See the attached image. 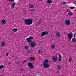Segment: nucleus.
I'll return each instance as SVG.
<instances>
[{"mask_svg": "<svg viewBox=\"0 0 76 76\" xmlns=\"http://www.w3.org/2000/svg\"><path fill=\"white\" fill-rule=\"evenodd\" d=\"M26 25H31L32 23V20L31 18H28L24 21Z\"/></svg>", "mask_w": 76, "mask_h": 76, "instance_id": "f257e3e1", "label": "nucleus"}, {"mask_svg": "<svg viewBox=\"0 0 76 76\" xmlns=\"http://www.w3.org/2000/svg\"><path fill=\"white\" fill-rule=\"evenodd\" d=\"M48 60L46 59L43 61V65L45 68H48L50 67V65L48 64Z\"/></svg>", "mask_w": 76, "mask_h": 76, "instance_id": "f03ea898", "label": "nucleus"}, {"mask_svg": "<svg viewBox=\"0 0 76 76\" xmlns=\"http://www.w3.org/2000/svg\"><path fill=\"white\" fill-rule=\"evenodd\" d=\"M33 37H29L28 38H26V40L29 43H32V40L31 39H33Z\"/></svg>", "mask_w": 76, "mask_h": 76, "instance_id": "7ed1b4c3", "label": "nucleus"}, {"mask_svg": "<svg viewBox=\"0 0 76 76\" xmlns=\"http://www.w3.org/2000/svg\"><path fill=\"white\" fill-rule=\"evenodd\" d=\"M73 37V35L72 34V33H70L68 35V38H69V40L70 41L71 39Z\"/></svg>", "mask_w": 76, "mask_h": 76, "instance_id": "20e7f679", "label": "nucleus"}, {"mask_svg": "<svg viewBox=\"0 0 76 76\" xmlns=\"http://www.w3.org/2000/svg\"><path fill=\"white\" fill-rule=\"evenodd\" d=\"M28 66L29 67L30 69H34V66L32 63L29 62L28 64Z\"/></svg>", "mask_w": 76, "mask_h": 76, "instance_id": "39448f33", "label": "nucleus"}, {"mask_svg": "<svg viewBox=\"0 0 76 76\" xmlns=\"http://www.w3.org/2000/svg\"><path fill=\"white\" fill-rule=\"evenodd\" d=\"M52 60H53V61H54V62H56V61H57V57L54 56L52 57Z\"/></svg>", "mask_w": 76, "mask_h": 76, "instance_id": "423d86ee", "label": "nucleus"}, {"mask_svg": "<svg viewBox=\"0 0 76 76\" xmlns=\"http://www.w3.org/2000/svg\"><path fill=\"white\" fill-rule=\"evenodd\" d=\"M65 23L66 25H69L70 24V22L69 20H65Z\"/></svg>", "mask_w": 76, "mask_h": 76, "instance_id": "0eeeda50", "label": "nucleus"}, {"mask_svg": "<svg viewBox=\"0 0 76 76\" xmlns=\"http://www.w3.org/2000/svg\"><path fill=\"white\" fill-rule=\"evenodd\" d=\"M31 44V46L32 47H34L36 46V43L34 41L32 43H30Z\"/></svg>", "mask_w": 76, "mask_h": 76, "instance_id": "6e6552de", "label": "nucleus"}, {"mask_svg": "<svg viewBox=\"0 0 76 76\" xmlns=\"http://www.w3.org/2000/svg\"><path fill=\"white\" fill-rule=\"evenodd\" d=\"M47 34H48V32L44 31L42 33L41 35V36H44V35H47Z\"/></svg>", "mask_w": 76, "mask_h": 76, "instance_id": "1a4fd4ad", "label": "nucleus"}, {"mask_svg": "<svg viewBox=\"0 0 76 76\" xmlns=\"http://www.w3.org/2000/svg\"><path fill=\"white\" fill-rule=\"evenodd\" d=\"M1 22L2 24H4V25H5L6 24V21L5 20H2L1 21Z\"/></svg>", "mask_w": 76, "mask_h": 76, "instance_id": "9d476101", "label": "nucleus"}, {"mask_svg": "<svg viewBox=\"0 0 76 76\" xmlns=\"http://www.w3.org/2000/svg\"><path fill=\"white\" fill-rule=\"evenodd\" d=\"M56 36L57 38L60 37V32H58L56 33Z\"/></svg>", "mask_w": 76, "mask_h": 76, "instance_id": "9b49d317", "label": "nucleus"}, {"mask_svg": "<svg viewBox=\"0 0 76 76\" xmlns=\"http://www.w3.org/2000/svg\"><path fill=\"white\" fill-rule=\"evenodd\" d=\"M29 8H34V5L32 4H29Z\"/></svg>", "mask_w": 76, "mask_h": 76, "instance_id": "f8f14e48", "label": "nucleus"}, {"mask_svg": "<svg viewBox=\"0 0 76 76\" xmlns=\"http://www.w3.org/2000/svg\"><path fill=\"white\" fill-rule=\"evenodd\" d=\"M1 43H2V45H1V47H4L5 45V42H2Z\"/></svg>", "mask_w": 76, "mask_h": 76, "instance_id": "ddd939ff", "label": "nucleus"}, {"mask_svg": "<svg viewBox=\"0 0 76 76\" xmlns=\"http://www.w3.org/2000/svg\"><path fill=\"white\" fill-rule=\"evenodd\" d=\"M16 4V3L15 2H13L12 5V8H14L15 7V5Z\"/></svg>", "mask_w": 76, "mask_h": 76, "instance_id": "4468645a", "label": "nucleus"}, {"mask_svg": "<svg viewBox=\"0 0 76 76\" xmlns=\"http://www.w3.org/2000/svg\"><path fill=\"white\" fill-rule=\"evenodd\" d=\"M47 2L48 3L50 4V3H52V1H51V0H48Z\"/></svg>", "mask_w": 76, "mask_h": 76, "instance_id": "2eb2a0df", "label": "nucleus"}, {"mask_svg": "<svg viewBox=\"0 0 76 76\" xmlns=\"http://www.w3.org/2000/svg\"><path fill=\"white\" fill-rule=\"evenodd\" d=\"M73 13L72 12L70 11L69 12V13L68 14V15H69V16H71V15H73Z\"/></svg>", "mask_w": 76, "mask_h": 76, "instance_id": "dca6fc26", "label": "nucleus"}, {"mask_svg": "<svg viewBox=\"0 0 76 76\" xmlns=\"http://www.w3.org/2000/svg\"><path fill=\"white\" fill-rule=\"evenodd\" d=\"M41 22H42V21H41V20H39L37 23L38 25H39V24L41 23Z\"/></svg>", "mask_w": 76, "mask_h": 76, "instance_id": "f3484780", "label": "nucleus"}, {"mask_svg": "<svg viewBox=\"0 0 76 76\" xmlns=\"http://www.w3.org/2000/svg\"><path fill=\"white\" fill-rule=\"evenodd\" d=\"M24 48L25 49H26V50H28V49L29 48H28V46H25L24 47Z\"/></svg>", "mask_w": 76, "mask_h": 76, "instance_id": "a211bd4d", "label": "nucleus"}, {"mask_svg": "<svg viewBox=\"0 0 76 76\" xmlns=\"http://www.w3.org/2000/svg\"><path fill=\"white\" fill-rule=\"evenodd\" d=\"M51 48H52V49H54L55 48V45H52L51 46Z\"/></svg>", "mask_w": 76, "mask_h": 76, "instance_id": "6ab92c4d", "label": "nucleus"}, {"mask_svg": "<svg viewBox=\"0 0 76 76\" xmlns=\"http://www.w3.org/2000/svg\"><path fill=\"white\" fill-rule=\"evenodd\" d=\"M33 11H35V10L34 9H32L30 10V11L31 12H32Z\"/></svg>", "mask_w": 76, "mask_h": 76, "instance_id": "aec40b11", "label": "nucleus"}, {"mask_svg": "<svg viewBox=\"0 0 76 76\" xmlns=\"http://www.w3.org/2000/svg\"><path fill=\"white\" fill-rule=\"evenodd\" d=\"M13 31L14 32H16L18 31V29L15 28L13 29Z\"/></svg>", "mask_w": 76, "mask_h": 76, "instance_id": "412c9836", "label": "nucleus"}, {"mask_svg": "<svg viewBox=\"0 0 76 76\" xmlns=\"http://www.w3.org/2000/svg\"><path fill=\"white\" fill-rule=\"evenodd\" d=\"M23 71H24V69L23 68L20 69V72H23Z\"/></svg>", "mask_w": 76, "mask_h": 76, "instance_id": "4be33fe9", "label": "nucleus"}, {"mask_svg": "<svg viewBox=\"0 0 76 76\" xmlns=\"http://www.w3.org/2000/svg\"><path fill=\"white\" fill-rule=\"evenodd\" d=\"M3 68H4V66L1 65L0 66V69H3Z\"/></svg>", "mask_w": 76, "mask_h": 76, "instance_id": "5701e85b", "label": "nucleus"}, {"mask_svg": "<svg viewBox=\"0 0 76 76\" xmlns=\"http://www.w3.org/2000/svg\"><path fill=\"white\" fill-rule=\"evenodd\" d=\"M72 42H74L76 41V39H75L73 38L72 40Z\"/></svg>", "mask_w": 76, "mask_h": 76, "instance_id": "b1692460", "label": "nucleus"}, {"mask_svg": "<svg viewBox=\"0 0 76 76\" xmlns=\"http://www.w3.org/2000/svg\"><path fill=\"white\" fill-rule=\"evenodd\" d=\"M38 54H41V52L40 50H39L38 51Z\"/></svg>", "mask_w": 76, "mask_h": 76, "instance_id": "393cba45", "label": "nucleus"}, {"mask_svg": "<svg viewBox=\"0 0 76 76\" xmlns=\"http://www.w3.org/2000/svg\"><path fill=\"white\" fill-rule=\"evenodd\" d=\"M61 66H60V65H58V69H61Z\"/></svg>", "mask_w": 76, "mask_h": 76, "instance_id": "a878e982", "label": "nucleus"}, {"mask_svg": "<svg viewBox=\"0 0 76 76\" xmlns=\"http://www.w3.org/2000/svg\"><path fill=\"white\" fill-rule=\"evenodd\" d=\"M23 12L24 13H26L27 12V10H24L23 11Z\"/></svg>", "mask_w": 76, "mask_h": 76, "instance_id": "bb28decb", "label": "nucleus"}, {"mask_svg": "<svg viewBox=\"0 0 76 76\" xmlns=\"http://www.w3.org/2000/svg\"><path fill=\"white\" fill-rule=\"evenodd\" d=\"M75 7H70V9H75Z\"/></svg>", "mask_w": 76, "mask_h": 76, "instance_id": "cd10ccee", "label": "nucleus"}, {"mask_svg": "<svg viewBox=\"0 0 76 76\" xmlns=\"http://www.w3.org/2000/svg\"><path fill=\"white\" fill-rule=\"evenodd\" d=\"M27 53H31V50H28L27 51Z\"/></svg>", "mask_w": 76, "mask_h": 76, "instance_id": "c85d7f7f", "label": "nucleus"}, {"mask_svg": "<svg viewBox=\"0 0 76 76\" xmlns=\"http://www.w3.org/2000/svg\"><path fill=\"white\" fill-rule=\"evenodd\" d=\"M62 4H66V2L64 1L63 3H62Z\"/></svg>", "mask_w": 76, "mask_h": 76, "instance_id": "c756f323", "label": "nucleus"}, {"mask_svg": "<svg viewBox=\"0 0 76 76\" xmlns=\"http://www.w3.org/2000/svg\"><path fill=\"white\" fill-rule=\"evenodd\" d=\"M66 12H69L70 10H69V9H68L66 10Z\"/></svg>", "mask_w": 76, "mask_h": 76, "instance_id": "7c9ffc66", "label": "nucleus"}, {"mask_svg": "<svg viewBox=\"0 0 76 76\" xmlns=\"http://www.w3.org/2000/svg\"><path fill=\"white\" fill-rule=\"evenodd\" d=\"M74 38L76 37V34H74Z\"/></svg>", "mask_w": 76, "mask_h": 76, "instance_id": "2f4dec72", "label": "nucleus"}, {"mask_svg": "<svg viewBox=\"0 0 76 76\" xmlns=\"http://www.w3.org/2000/svg\"><path fill=\"white\" fill-rule=\"evenodd\" d=\"M20 64V62H18L17 61V64Z\"/></svg>", "mask_w": 76, "mask_h": 76, "instance_id": "473e14b6", "label": "nucleus"}, {"mask_svg": "<svg viewBox=\"0 0 76 76\" xmlns=\"http://www.w3.org/2000/svg\"><path fill=\"white\" fill-rule=\"evenodd\" d=\"M10 2L11 1L13 2L14 1H15V0H9Z\"/></svg>", "mask_w": 76, "mask_h": 76, "instance_id": "72a5a7b5", "label": "nucleus"}, {"mask_svg": "<svg viewBox=\"0 0 76 76\" xmlns=\"http://www.w3.org/2000/svg\"><path fill=\"white\" fill-rule=\"evenodd\" d=\"M9 54V53H6V56H8V55L9 54Z\"/></svg>", "mask_w": 76, "mask_h": 76, "instance_id": "f704fd0d", "label": "nucleus"}, {"mask_svg": "<svg viewBox=\"0 0 76 76\" xmlns=\"http://www.w3.org/2000/svg\"><path fill=\"white\" fill-rule=\"evenodd\" d=\"M69 61H72V59L71 58H70L69 59Z\"/></svg>", "mask_w": 76, "mask_h": 76, "instance_id": "c9c22d12", "label": "nucleus"}, {"mask_svg": "<svg viewBox=\"0 0 76 76\" xmlns=\"http://www.w3.org/2000/svg\"><path fill=\"white\" fill-rule=\"evenodd\" d=\"M58 61H61V59L59 58L58 60Z\"/></svg>", "mask_w": 76, "mask_h": 76, "instance_id": "e433bc0d", "label": "nucleus"}, {"mask_svg": "<svg viewBox=\"0 0 76 76\" xmlns=\"http://www.w3.org/2000/svg\"><path fill=\"white\" fill-rule=\"evenodd\" d=\"M32 57H30V60H32L33 59H32Z\"/></svg>", "mask_w": 76, "mask_h": 76, "instance_id": "4c0bfd02", "label": "nucleus"}, {"mask_svg": "<svg viewBox=\"0 0 76 76\" xmlns=\"http://www.w3.org/2000/svg\"><path fill=\"white\" fill-rule=\"evenodd\" d=\"M59 58H61V56L60 54L59 55Z\"/></svg>", "mask_w": 76, "mask_h": 76, "instance_id": "58836bf2", "label": "nucleus"}, {"mask_svg": "<svg viewBox=\"0 0 76 76\" xmlns=\"http://www.w3.org/2000/svg\"><path fill=\"white\" fill-rule=\"evenodd\" d=\"M9 64H12V63H11V62H10L9 63Z\"/></svg>", "mask_w": 76, "mask_h": 76, "instance_id": "ea45409f", "label": "nucleus"}, {"mask_svg": "<svg viewBox=\"0 0 76 76\" xmlns=\"http://www.w3.org/2000/svg\"><path fill=\"white\" fill-rule=\"evenodd\" d=\"M56 73H58V71H57L56 72Z\"/></svg>", "mask_w": 76, "mask_h": 76, "instance_id": "a19ab883", "label": "nucleus"}, {"mask_svg": "<svg viewBox=\"0 0 76 76\" xmlns=\"http://www.w3.org/2000/svg\"><path fill=\"white\" fill-rule=\"evenodd\" d=\"M75 3H76V1H75Z\"/></svg>", "mask_w": 76, "mask_h": 76, "instance_id": "79ce46f5", "label": "nucleus"}, {"mask_svg": "<svg viewBox=\"0 0 76 76\" xmlns=\"http://www.w3.org/2000/svg\"><path fill=\"white\" fill-rule=\"evenodd\" d=\"M41 66H42V64L41 65Z\"/></svg>", "mask_w": 76, "mask_h": 76, "instance_id": "37998d69", "label": "nucleus"}, {"mask_svg": "<svg viewBox=\"0 0 76 76\" xmlns=\"http://www.w3.org/2000/svg\"><path fill=\"white\" fill-rule=\"evenodd\" d=\"M0 76H1V75H0Z\"/></svg>", "mask_w": 76, "mask_h": 76, "instance_id": "c03bdc74", "label": "nucleus"}]
</instances>
